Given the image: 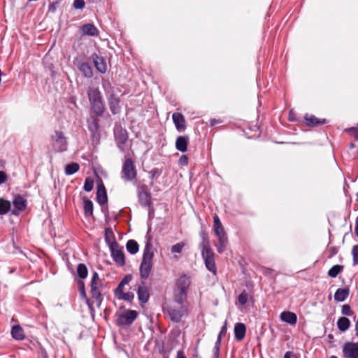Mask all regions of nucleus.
<instances>
[{
	"label": "nucleus",
	"instance_id": "obj_1",
	"mask_svg": "<svg viewBox=\"0 0 358 358\" xmlns=\"http://www.w3.org/2000/svg\"><path fill=\"white\" fill-rule=\"evenodd\" d=\"M154 255L153 246L150 241H147L139 268L141 278L147 279L150 276L153 266Z\"/></svg>",
	"mask_w": 358,
	"mask_h": 358
},
{
	"label": "nucleus",
	"instance_id": "obj_2",
	"mask_svg": "<svg viewBox=\"0 0 358 358\" xmlns=\"http://www.w3.org/2000/svg\"><path fill=\"white\" fill-rule=\"evenodd\" d=\"M200 248L201 249L202 257L204 260L207 269L215 275L216 266L214 259V253L210 248L208 238L204 235L203 236V240L200 244Z\"/></svg>",
	"mask_w": 358,
	"mask_h": 358
},
{
	"label": "nucleus",
	"instance_id": "obj_3",
	"mask_svg": "<svg viewBox=\"0 0 358 358\" xmlns=\"http://www.w3.org/2000/svg\"><path fill=\"white\" fill-rule=\"evenodd\" d=\"M213 231L218 239V243L215 245V247L219 253H222L227 245L228 238L221 221L217 215L213 216Z\"/></svg>",
	"mask_w": 358,
	"mask_h": 358
},
{
	"label": "nucleus",
	"instance_id": "obj_4",
	"mask_svg": "<svg viewBox=\"0 0 358 358\" xmlns=\"http://www.w3.org/2000/svg\"><path fill=\"white\" fill-rule=\"evenodd\" d=\"M87 94L92 109L97 115H101L105 106L100 91L98 88L91 87L88 90Z\"/></svg>",
	"mask_w": 358,
	"mask_h": 358
},
{
	"label": "nucleus",
	"instance_id": "obj_5",
	"mask_svg": "<svg viewBox=\"0 0 358 358\" xmlns=\"http://www.w3.org/2000/svg\"><path fill=\"white\" fill-rule=\"evenodd\" d=\"M51 143L53 149L57 152H64L68 148L67 139L62 131H54L51 135Z\"/></svg>",
	"mask_w": 358,
	"mask_h": 358
},
{
	"label": "nucleus",
	"instance_id": "obj_6",
	"mask_svg": "<svg viewBox=\"0 0 358 358\" xmlns=\"http://www.w3.org/2000/svg\"><path fill=\"white\" fill-rule=\"evenodd\" d=\"M180 302V299H176V303L169 306L167 309V313L171 320L174 322H179L186 312V308Z\"/></svg>",
	"mask_w": 358,
	"mask_h": 358
},
{
	"label": "nucleus",
	"instance_id": "obj_7",
	"mask_svg": "<svg viewBox=\"0 0 358 358\" xmlns=\"http://www.w3.org/2000/svg\"><path fill=\"white\" fill-rule=\"evenodd\" d=\"M190 285V280L186 275H181L176 282V298L180 299V302H183L186 298L187 289Z\"/></svg>",
	"mask_w": 358,
	"mask_h": 358
},
{
	"label": "nucleus",
	"instance_id": "obj_8",
	"mask_svg": "<svg viewBox=\"0 0 358 358\" xmlns=\"http://www.w3.org/2000/svg\"><path fill=\"white\" fill-rule=\"evenodd\" d=\"M131 277L126 275L120 282L118 287L115 290V295L118 299H122L127 301H131L134 295L131 292H124V287L129 284L131 281Z\"/></svg>",
	"mask_w": 358,
	"mask_h": 358
},
{
	"label": "nucleus",
	"instance_id": "obj_9",
	"mask_svg": "<svg viewBox=\"0 0 358 358\" xmlns=\"http://www.w3.org/2000/svg\"><path fill=\"white\" fill-rule=\"evenodd\" d=\"M102 289L103 282L99 279L98 273L94 272L91 280V294L92 295V297L94 298L98 302L99 306L101 304L102 300Z\"/></svg>",
	"mask_w": 358,
	"mask_h": 358
},
{
	"label": "nucleus",
	"instance_id": "obj_10",
	"mask_svg": "<svg viewBox=\"0 0 358 358\" xmlns=\"http://www.w3.org/2000/svg\"><path fill=\"white\" fill-rule=\"evenodd\" d=\"M136 177V170L133 161L126 159L122 169V178L126 181H131Z\"/></svg>",
	"mask_w": 358,
	"mask_h": 358
},
{
	"label": "nucleus",
	"instance_id": "obj_11",
	"mask_svg": "<svg viewBox=\"0 0 358 358\" xmlns=\"http://www.w3.org/2000/svg\"><path fill=\"white\" fill-rule=\"evenodd\" d=\"M137 312L133 310H126L118 315L117 323L120 325L131 324L137 317Z\"/></svg>",
	"mask_w": 358,
	"mask_h": 358
},
{
	"label": "nucleus",
	"instance_id": "obj_12",
	"mask_svg": "<svg viewBox=\"0 0 358 358\" xmlns=\"http://www.w3.org/2000/svg\"><path fill=\"white\" fill-rule=\"evenodd\" d=\"M345 358H358V343L347 342L342 348Z\"/></svg>",
	"mask_w": 358,
	"mask_h": 358
},
{
	"label": "nucleus",
	"instance_id": "obj_13",
	"mask_svg": "<svg viewBox=\"0 0 358 358\" xmlns=\"http://www.w3.org/2000/svg\"><path fill=\"white\" fill-rule=\"evenodd\" d=\"M13 203L15 208L11 211V214L14 215H18L27 208V200L21 195L15 196Z\"/></svg>",
	"mask_w": 358,
	"mask_h": 358
},
{
	"label": "nucleus",
	"instance_id": "obj_14",
	"mask_svg": "<svg viewBox=\"0 0 358 358\" xmlns=\"http://www.w3.org/2000/svg\"><path fill=\"white\" fill-rule=\"evenodd\" d=\"M111 256L113 260L119 265L122 266L125 263L124 255L122 248L118 244L111 245L110 248Z\"/></svg>",
	"mask_w": 358,
	"mask_h": 358
},
{
	"label": "nucleus",
	"instance_id": "obj_15",
	"mask_svg": "<svg viewBox=\"0 0 358 358\" xmlns=\"http://www.w3.org/2000/svg\"><path fill=\"white\" fill-rule=\"evenodd\" d=\"M91 57L96 70L101 73H105L107 71V64L106 60L103 57L98 56L96 54H93Z\"/></svg>",
	"mask_w": 358,
	"mask_h": 358
},
{
	"label": "nucleus",
	"instance_id": "obj_16",
	"mask_svg": "<svg viewBox=\"0 0 358 358\" xmlns=\"http://www.w3.org/2000/svg\"><path fill=\"white\" fill-rule=\"evenodd\" d=\"M137 295L138 301L141 303H146L150 298L149 288L142 282L138 287Z\"/></svg>",
	"mask_w": 358,
	"mask_h": 358
},
{
	"label": "nucleus",
	"instance_id": "obj_17",
	"mask_svg": "<svg viewBox=\"0 0 358 358\" xmlns=\"http://www.w3.org/2000/svg\"><path fill=\"white\" fill-rule=\"evenodd\" d=\"M114 134L118 148L121 150H123V145L127 141V134L126 131L122 130L121 128H117L115 129Z\"/></svg>",
	"mask_w": 358,
	"mask_h": 358
},
{
	"label": "nucleus",
	"instance_id": "obj_18",
	"mask_svg": "<svg viewBox=\"0 0 358 358\" xmlns=\"http://www.w3.org/2000/svg\"><path fill=\"white\" fill-rule=\"evenodd\" d=\"M173 122L176 126V129L181 132L186 129V122L185 117L179 113H175L172 115Z\"/></svg>",
	"mask_w": 358,
	"mask_h": 358
},
{
	"label": "nucleus",
	"instance_id": "obj_19",
	"mask_svg": "<svg viewBox=\"0 0 358 358\" xmlns=\"http://www.w3.org/2000/svg\"><path fill=\"white\" fill-rule=\"evenodd\" d=\"M108 104L113 114H117L120 111V99L113 93L109 95Z\"/></svg>",
	"mask_w": 358,
	"mask_h": 358
},
{
	"label": "nucleus",
	"instance_id": "obj_20",
	"mask_svg": "<svg viewBox=\"0 0 358 358\" xmlns=\"http://www.w3.org/2000/svg\"><path fill=\"white\" fill-rule=\"evenodd\" d=\"M96 199L97 202L101 205H103L108 201L106 189L102 182L99 183L97 186Z\"/></svg>",
	"mask_w": 358,
	"mask_h": 358
},
{
	"label": "nucleus",
	"instance_id": "obj_21",
	"mask_svg": "<svg viewBox=\"0 0 358 358\" xmlns=\"http://www.w3.org/2000/svg\"><path fill=\"white\" fill-rule=\"evenodd\" d=\"M280 319L282 321L288 323L291 325L296 324L297 322L296 315L290 311H284L280 314Z\"/></svg>",
	"mask_w": 358,
	"mask_h": 358
},
{
	"label": "nucleus",
	"instance_id": "obj_22",
	"mask_svg": "<svg viewBox=\"0 0 358 358\" xmlns=\"http://www.w3.org/2000/svg\"><path fill=\"white\" fill-rule=\"evenodd\" d=\"M246 332L245 325L243 323H236L234 327L235 338L238 341H241L244 338Z\"/></svg>",
	"mask_w": 358,
	"mask_h": 358
},
{
	"label": "nucleus",
	"instance_id": "obj_23",
	"mask_svg": "<svg viewBox=\"0 0 358 358\" xmlns=\"http://www.w3.org/2000/svg\"><path fill=\"white\" fill-rule=\"evenodd\" d=\"M78 69L84 75L85 77L90 78L93 76V71L92 67L87 62H79L78 64Z\"/></svg>",
	"mask_w": 358,
	"mask_h": 358
},
{
	"label": "nucleus",
	"instance_id": "obj_24",
	"mask_svg": "<svg viewBox=\"0 0 358 358\" xmlns=\"http://www.w3.org/2000/svg\"><path fill=\"white\" fill-rule=\"evenodd\" d=\"M188 137L180 136L176 141V148L178 150L185 152L187 150Z\"/></svg>",
	"mask_w": 358,
	"mask_h": 358
},
{
	"label": "nucleus",
	"instance_id": "obj_25",
	"mask_svg": "<svg viewBox=\"0 0 358 358\" xmlns=\"http://www.w3.org/2000/svg\"><path fill=\"white\" fill-rule=\"evenodd\" d=\"M138 200L143 206L149 207L151 205V196L145 190L143 189L138 192Z\"/></svg>",
	"mask_w": 358,
	"mask_h": 358
},
{
	"label": "nucleus",
	"instance_id": "obj_26",
	"mask_svg": "<svg viewBox=\"0 0 358 358\" xmlns=\"http://www.w3.org/2000/svg\"><path fill=\"white\" fill-rule=\"evenodd\" d=\"M81 30L83 34L87 36H95L99 34L98 29L92 24H85L83 25Z\"/></svg>",
	"mask_w": 358,
	"mask_h": 358
},
{
	"label": "nucleus",
	"instance_id": "obj_27",
	"mask_svg": "<svg viewBox=\"0 0 358 358\" xmlns=\"http://www.w3.org/2000/svg\"><path fill=\"white\" fill-rule=\"evenodd\" d=\"M11 334L15 340L21 341L25 337L24 330L20 325H15L11 329Z\"/></svg>",
	"mask_w": 358,
	"mask_h": 358
},
{
	"label": "nucleus",
	"instance_id": "obj_28",
	"mask_svg": "<svg viewBox=\"0 0 358 358\" xmlns=\"http://www.w3.org/2000/svg\"><path fill=\"white\" fill-rule=\"evenodd\" d=\"M349 295V290L346 288H339L334 294V299L337 301H344Z\"/></svg>",
	"mask_w": 358,
	"mask_h": 358
},
{
	"label": "nucleus",
	"instance_id": "obj_29",
	"mask_svg": "<svg viewBox=\"0 0 358 358\" xmlns=\"http://www.w3.org/2000/svg\"><path fill=\"white\" fill-rule=\"evenodd\" d=\"M338 328L340 331L344 332L348 330L350 326V321L345 317H342L337 322Z\"/></svg>",
	"mask_w": 358,
	"mask_h": 358
},
{
	"label": "nucleus",
	"instance_id": "obj_30",
	"mask_svg": "<svg viewBox=\"0 0 358 358\" xmlns=\"http://www.w3.org/2000/svg\"><path fill=\"white\" fill-rule=\"evenodd\" d=\"M105 240L109 248H111V245L117 244L115 240L113 233L110 229H106L105 231Z\"/></svg>",
	"mask_w": 358,
	"mask_h": 358
},
{
	"label": "nucleus",
	"instance_id": "obj_31",
	"mask_svg": "<svg viewBox=\"0 0 358 358\" xmlns=\"http://www.w3.org/2000/svg\"><path fill=\"white\" fill-rule=\"evenodd\" d=\"M306 123L308 126H316L325 123V120H320L313 115H306L305 117Z\"/></svg>",
	"mask_w": 358,
	"mask_h": 358
},
{
	"label": "nucleus",
	"instance_id": "obj_32",
	"mask_svg": "<svg viewBox=\"0 0 358 358\" xmlns=\"http://www.w3.org/2000/svg\"><path fill=\"white\" fill-rule=\"evenodd\" d=\"M11 203L9 201L0 199V215H5L10 210Z\"/></svg>",
	"mask_w": 358,
	"mask_h": 358
},
{
	"label": "nucleus",
	"instance_id": "obj_33",
	"mask_svg": "<svg viewBox=\"0 0 358 358\" xmlns=\"http://www.w3.org/2000/svg\"><path fill=\"white\" fill-rule=\"evenodd\" d=\"M126 247L127 251L131 255H134L138 251V244L134 240L128 241Z\"/></svg>",
	"mask_w": 358,
	"mask_h": 358
},
{
	"label": "nucleus",
	"instance_id": "obj_34",
	"mask_svg": "<svg viewBox=\"0 0 358 358\" xmlns=\"http://www.w3.org/2000/svg\"><path fill=\"white\" fill-rule=\"evenodd\" d=\"M79 170V165L77 163H71L67 164L65 167V173L66 175H72Z\"/></svg>",
	"mask_w": 358,
	"mask_h": 358
},
{
	"label": "nucleus",
	"instance_id": "obj_35",
	"mask_svg": "<svg viewBox=\"0 0 358 358\" xmlns=\"http://www.w3.org/2000/svg\"><path fill=\"white\" fill-rule=\"evenodd\" d=\"M84 211L86 216L92 215L93 213V203L90 200L84 201Z\"/></svg>",
	"mask_w": 358,
	"mask_h": 358
},
{
	"label": "nucleus",
	"instance_id": "obj_36",
	"mask_svg": "<svg viewBox=\"0 0 358 358\" xmlns=\"http://www.w3.org/2000/svg\"><path fill=\"white\" fill-rule=\"evenodd\" d=\"M77 273L80 278H85L87 276V268L84 264H79L77 268Z\"/></svg>",
	"mask_w": 358,
	"mask_h": 358
},
{
	"label": "nucleus",
	"instance_id": "obj_37",
	"mask_svg": "<svg viewBox=\"0 0 358 358\" xmlns=\"http://www.w3.org/2000/svg\"><path fill=\"white\" fill-rule=\"evenodd\" d=\"M343 267L339 265H335L331 267L329 271L328 275L331 278H336L342 271Z\"/></svg>",
	"mask_w": 358,
	"mask_h": 358
},
{
	"label": "nucleus",
	"instance_id": "obj_38",
	"mask_svg": "<svg viewBox=\"0 0 358 358\" xmlns=\"http://www.w3.org/2000/svg\"><path fill=\"white\" fill-rule=\"evenodd\" d=\"M94 187V180L92 178L88 177L85 180V184L83 186L84 189L86 192H90L93 189Z\"/></svg>",
	"mask_w": 358,
	"mask_h": 358
},
{
	"label": "nucleus",
	"instance_id": "obj_39",
	"mask_svg": "<svg viewBox=\"0 0 358 358\" xmlns=\"http://www.w3.org/2000/svg\"><path fill=\"white\" fill-rule=\"evenodd\" d=\"M184 245L185 244L182 243H176L171 247V252L173 253H180Z\"/></svg>",
	"mask_w": 358,
	"mask_h": 358
},
{
	"label": "nucleus",
	"instance_id": "obj_40",
	"mask_svg": "<svg viewBox=\"0 0 358 358\" xmlns=\"http://www.w3.org/2000/svg\"><path fill=\"white\" fill-rule=\"evenodd\" d=\"M238 302L241 305H245L248 300V295L245 292H243L240 295L238 296Z\"/></svg>",
	"mask_w": 358,
	"mask_h": 358
},
{
	"label": "nucleus",
	"instance_id": "obj_41",
	"mask_svg": "<svg viewBox=\"0 0 358 358\" xmlns=\"http://www.w3.org/2000/svg\"><path fill=\"white\" fill-rule=\"evenodd\" d=\"M102 86H103V90H105L106 95L108 94H110V90H112V87L108 80H103Z\"/></svg>",
	"mask_w": 358,
	"mask_h": 358
},
{
	"label": "nucleus",
	"instance_id": "obj_42",
	"mask_svg": "<svg viewBox=\"0 0 358 358\" xmlns=\"http://www.w3.org/2000/svg\"><path fill=\"white\" fill-rule=\"evenodd\" d=\"M352 256L354 265L358 264V245L353 247Z\"/></svg>",
	"mask_w": 358,
	"mask_h": 358
},
{
	"label": "nucleus",
	"instance_id": "obj_43",
	"mask_svg": "<svg viewBox=\"0 0 358 358\" xmlns=\"http://www.w3.org/2000/svg\"><path fill=\"white\" fill-rule=\"evenodd\" d=\"M85 3L84 0H74L73 8L76 9H83L85 7Z\"/></svg>",
	"mask_w": 358,
	"mask_h": 358
},
{
	"label": "nucleus",
	"instance_id": "obj_44",
	"mask_svg": "<svg viewBox=\"0 0 358 358\" xmlns=\"http://www.w3.org/2000/svg\"><path fill=\"white\" fill-rule=\"evenodd\" d=\"M341 313L344 315L351 316L352 311L350 309V306L348 304H345L342 306Z\"/></svg>",
	"mask_w": 358,
	"mask_h": 358
},
{
	"label": "nucleus",
	"instance_id": "obj_45",
	"mask_svg": "<svg viewBox=\"0 0 358 358\" xmlns=\"http://www.w3.org/2000/svg\"><path fill=\"white\" fill-rule=\"evenodd\" d=\"M346 131L357 141H358V128L351 127L346 129Z\"/></svg>",
	"mask_w": 358,
	"mask_h": 358
},
{
	"label": "nucleus",
	"instance_id": "obj_46",
	"mask_svg": "<svg viewBox=\"0 0 358 358\" xmlns=\"http://www.w3.org/2000/svg\"><path fill=\"white\" fill-rule=\"evenodd\" d=\"M226 333H227V322H225L224 324L221 328V330L218 335V337H217L218 343H221V338L223 335H225Z\"/></svg>",
	"mask_w": 358,
	"mask_h": 358
},
{
	"label": "nucleus",
	"instance_id": "obj_47",
	"mask_svg": "<svg viewBox=\"0 0 358 358\" xmlns=\"http://www.w3.org/2000/svg\"><path fill=\"white\" fill-rule=\"evenodd\" d=\"M179 164L182 165V166H187V164H188V158L186 155H182L180 157V158L179 159Z\"/></svg>",
	"mask_w": 358,
	"mask_h": 358
},
{
	"label": "nucleus",
	"instance_id": "obj_48",
	"mask_svg": "<svg viewBox=\"0 0 358 358\" xmlns=\"http://www.w3.org/2000/svg\"><path fill=\"white\" fill-rule=\"evenodd\" d=\"M7 175L5 172L0 171V185L4 183L7 180Z\"/></svg>",
	"mask_w": 358,
	"mask_h": 358
},
{
	"label": "nucleus",
	"instance_id": "obj_49",
	"mask_svg": "<svg viewBox=\"0 0 358 358\" xmlns=\"http://www.w3.org/2000/svg\"><path fill=\"white\" fill-rule=\"evenodd\" d=\"M220 345V343H218V339H217L215 343V345L214 347V349H215L214 356L216 357V358H218V356H219Z\"/></svg>",
	"mask_w": 358,
	"mask_h": 358
},
{
	"label": "nucleus",
	"instance_id": "obj_50",
	"mask_svg": "<svg viewBox=\"0 0 358 358\" xmlns=\"http://www.w3.org/2000/svg\"><path fill=\"white\" fill-rule=\"evenodd\" d=\"M176 358H186V357L184 355V353L182 351L180 350L177 352V357Z\"/></svg>",
	"mask_w": 358,
	"mask_h": 358
},
{
	"label": "nucleus",
	"instance_id": "obj_51",
	"mask_svg": "<svg viewBox=\"0 0 358 358\" xmlns=\"http://www.w3.org/2000/svg\"><path fill=\"white\" fill-rule=\"evenodd\" d=\"M285 358H294L291 352H287L285 355Z\"/></svg>",
	"mask_w": 358,
	"mask_h": 358
},
{
	"label": "nucleus",
	"instance_id": "obj_52",
	"mask_svg": "<svg viewBox=\"0 0 358 358\" xmlns=\"http://www.w3.org/2000/svg\"><path fill=\"white\" fill-rule=\"evenodd\" d=\"M355 234L358 236V217L356 219Z\"/></svg>",
	"mask_w": 358,
	"mask_h": 358
},
{
	"label": "nucleus",
	"instance_id": "obj_53",
	"mask_svg": "<svg viewBox=\"0 0 358 358\" xmlns=\"http://www.w3.org/2000/svg\"><path fill=\"white\" fill-rule=\"evenodd\" d=\"M81 294H82L83 296H85V292L84 288H83V289H82V290H81Z\"/></svg>",
	"mask_w": 358,
	"mask_h": 358
},
{
	"label": "nucleus",
	"instance_id": "obj_54",
	"mask_svg": "<svg viewBox=\"0 0 358 358\" xmlns=\"http://www.w3.org/2000/svg\"><path fill=\"white\" fill-rule=\"evenodd\" d=\"M330 358H338V357L333 355V356H331Z\"/></svg>",
	"mask_w": 358,
	"mask_h": 358
},
{
	"label": "nucleus",
	"instance_id": "obj_55",
	"mask_svg": "<svg viewBox=\"0 0 358 358\" xmlns=\"http://www.w3.org/2000/svg\"><path fill=\"white\" fill-rule=\"evenodd\" d=\"M50 7L52 8V9H55V8H54V6H53V5H52Z\"/></svg>",
	"mask_w": 358,
	"mask_h": 358
},
{
	"label": "nucleus",
	"instance_id": "obj_56",
	"mask_svg": "<svg viewBox=\"0 0 358 358\" xmlns=\"http://www.w3.org/2000/svg\"><path fill=\"white\" fill-rule=\"evenodd\" d=\"M354 146H355V145H354V144H353V143H352V144H351V148H354Z\"/></svg>",
	"mask_w": 358,
	"mask_h": 358
},
{
	"label": "nucleus",
	"instance_id": "obj_57",
	"mask_svg": "<svg viewBox=\"0 0 358 358\" xmlns=\"http://www.w3.org/2000/svg\"><path fill=\"white\" fill-rule=\"evenodd\" d=\"M355 128H358V123H357V127H356Z\"/></svg>",
	"mask_w": 358,
	"mask_h": 358
},
{
	"label": "nucleus",
	"instance_id": "obj_58",
	"mask_svg": "<svg viewBox=\"0 0 358 358\" xmlns=\"http://www.w3.org/2000/svg\"><path fill=\"white\" fill-rule=\"evenodd\" d=\"M215 358H216V357H215Z\"/></svg>",
	"mask_w": 358,
	"mask_h": 358
}]
</instances>
